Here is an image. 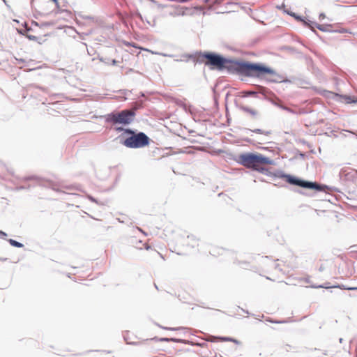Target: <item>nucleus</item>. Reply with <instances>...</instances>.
Returning a JSON list of instances; mask_svg holds the SVG:
<instances>
[{
	"instance_id": "nucleus-1",
	"label": "nucleus",
	"mask_w": 357,
	"mask_h": 357,
	"mask_svg": "<svg viewBox=\"0 0 357 357\" xmlns=\"http://www.w3.org/2000/svg\"><path fill=\"white\" fill-rule=\"evenodd\" d=\"M202 57L205 65L218 69L232 68L245 76L258 78L269 76L268 79L273 82L277 81V78L279 77L274 70L262 64L229 61L212 53H205Z\"/></svg>"
},
{
	"instance_id": "nucleus-2",
	"label": "nucleus",
	"mask_w": 357,
	"mask_h": 357,
	"mask_svg": "<svg viewBox=\"0 0 357 357\" xmlns=\"http://www.w3.org/2000/svg\"><path fill=\"white\" fill-rule=\"evenodd\" d=\"M238 162L243 166L262 174H267V165H273V160L268 157L257 153H244L238 157Z\"/></svg>"
},
{
	"instance_id": "nucleus-3",
	"label": "nucleus",
	"mask_w": 357,
	"mask_h": 357,
	"mask_svg": "<svg viewBox=\"0 0 357 357\" xmlns=\"http://www.w3.org/2000/svg\"><path fill=\"white\" fill-rule=\"evenodd\" d=\"M135 113L130 109L122 110L119 112H112L106 116V121L112 125L121 124L126 126L134 119Z\"/></svg>"
},
{
	"instance_id": "nucleus-4",
	"label": "nucleus",
	"mask_w": 357,
	"mask_h": 357,
	"mask_svg": "<svg viewBox=\"0 0 357 357\" xmlns=\"http://www.w3.org/2000/svg\"><path fill=\"white\" fill-rule=\"evenodd\" d=\"M125 132L132 135V136L126 138L123 143L126 147L137 149L149 145L150 139L144 132L135 134L134 132L130 129L126 130Z\"/></svg>"
},
{
	"instance_id": "nucleus-5",
	"label": "nucleus",
	"mask_w": 357,
	"mask_h": 357,
	"mask_svg": "<svg viewBox=\"0 0 357 357\" xmlns=\"http://www.w3.org/2000/svg\"><path fill=\"white\" fill-rule=\"evenodd\" d=\"M24 34L30 40H36L42 43L45 40V37L47 35L45 29L40 26L36 22H32L31 26H26Z\"/></svg>"
},
{
	"instance_id": "nucleus-6",
	"label": "nucleus",
	"mask_w": 357,
	"mask_h": 357,
	"mask_svg": "<svg viewBox=\"0 0 357 357\" xmlns=\"http://www.w3.org/2000/svg\"><path fill=\"white\" fill-rule=\"evenodd\" d=\"M282 178L290 184L298 185L304 188L314 189L317 191H322L324 190L323 186L315 182L303 181L289 174L283 175Z\"/></svg>"
},
{
	"instance_id": "nucleus-7",
	"label": "nucleus",
	"mask_w": 357,
	"mask_h": 357,
	"mask_svg": "<svg viewBox=\"0 0 357 357\" xmlns=\"http://www.w3.org/2000/svg\"><path fill=\"white\" fill-rule=\"evenodd\" d=\"M332 97L337 98V100L345 104L357 103V98L347 95H340L338 93L329 92Z\"/></svg>"
},
{
	"instance_id": "nucleus-8",
	"label": "nucleus",
	"mask_w": 357,
	"mask_h": 357,
	"mask_svg": "<svg viewBox=\"0 0 357 357\" xmlns=\"http://www.w3.org/2000/svg\"><path fill=\"white\" fill-rule=\"evenodd\" d=\"M240 108H241V110H243V112L250 114L253 117H256L258 115L257 110H256L255 109L250 108V107H245V106H241Z\"/></svg>"
},
{
	"instance_id": "nucleus-9",
	"label": "nucleus",
	"mask_w": 357,
	"mask_h": 357,
	"mask_svg": "<svg viewBox=\"0 0 357 357\" xmlns=\"http://www.w3.org/2000/svg\"><path fill=\"white\" fill-rule=\"evenodd\" d=\"M158 8H165L167 10V12L169 14H172V10L173 9V6H164V5H161V4H159L158 5Z\"/></svg>"
},
{
	"instance_id": "nucleus-10",
	"label": "nucleus",
	"mask_w": 357,
	"mask_h": 357,
	"mask_svg": "<svg viewBox=\"0 0 357 357\" xmlns=\"http://www.w3.org/2000/svg\"><path fill=\"white\" fill-rule=\"evenodd\" d=\"M9 243L13 245V246H15V247H17V248H22L23 247V245L20 243V242H17L13 239H10L9 240Z\"/></svg>"
},
{
	"instance_id": "nucleus-11",
	"label": "nucleus",
	"mask_w": 357,
	"mask_h": 357,
	"mask_svg": "<svg viewBox=\"0 0 357 357\" xmlns=\"http://www.w3.org/2000/svg\"><path fill=\"white\" fill-rule=\"evenodd\" d=\"M241 93H242L243 97H247V96H254V95L257 94L256 92L251 91H242Z\"/></svg>"
},
{
	"instance_id": "nucleus-12",
	"label": "nucleus",
	"mask_w": 357,
	"mask_h": 357,
	"mask_svg": "<svg viewBox=\"0 0 357 357\" xmlns=\"http://www.w3.org/2000/svg\"><path fill=\"white\" fill-rule=\"evenodd\" d=\"M335 287H338L341 289H348V290H356L357 289V287H345L344 285H338V286H335Z\"/></svg>"
},
{
	"instance_id": "nucleus-13",
	"label": "nucleus",
	"mask_w": 357,
	"mask_h": 357,
	"mask_svg": "<svg viewBox=\"0 0 357 357\" xmlns=\"http://www.w3.org/2000/svg\"><path fill=\"white\" fill-rule=\"evenodd\" d=\"M284 11H285L287 14H289V15L293 16V17H295V18H296V19H298V17H296V14H295L294 13L289 12V11H288V10H284Z\"/></svg>"
},
{
	"instance_id": "nucleus-14",
	"label": "nucleus",
	"mask_w": 357,
	"mask_h": 357,
	"mask_svg": "<svg viewBox=\"0 0 357 357\" xmlns=\"http://www.w3.org/2000/svg\"><path fill=\"white\" fill-rule=\"evenodd\" d=\"M165 329H166V330H169V331H176V330H178V329H179V328H167H167H165Z\"/></svg>"
},
{
	"instance_id": "nucleus-15",
	"label": "nucleus",
	"mask_w": 357,
	"mask_h": 357,
	"mask_svg": "<svg viewBox=\"0 0 357 357\" xmlns=\"http://www.w3.org/2000/svg\"><path fill=\"white\" fill-rule=\"evenodd\" d=\"M316 287L317 288H328V287L326 286V285H319V286H317Z\"/></svg>"
},
{
	"instance_id": "nucleus-16",
	"label": "nucleus",
	"mask_w": 357,
	"mask_h": 357,
	"mask_svg": "<svg viewBox=\"0 0 357 357\" xmlns=\"http://www.w3.org/2000/svg\"><path fill=\"white\" fill-rule=\"evenodd\" d=\"M340 32H341V33H352L351 32L348 31H347L346 29H342Z\"/></svg>"
},
{
	"instance_id": "nucleus-17",
	"label": "nucleus",
	"mask_w": 357,
	"mask_h": 357,
	"mask_svg": "<svg viewBox=\"0 0 357 357\" xmlns=\"http://www.w3.org/2000/svg\"><path fill=\"white\" fill-rule=\"evenodd\" d=\"M56 5H59L58 0H52Z\"/></svg>"
},
{
	"instance_id": "nucleus-18",
	"label": "nucleus",
	"mask_w": 357,
	"mask_h": 357,
	"mask_svg": "<svg viewBox=\"0 0 357 357\" xmlns=\"http://www.w3.org/2000/svg\"><path fill=\"white\" fill-rule=\"evenodd\" d=\"M116 130L118 131H121V130H123V128H116Z\"/></svg>"
},
{
	"instance_id": "nucleus-19",
	"label": "nucleus",
	"mask_w": 357,
	"mask_h": 357,
	"mask_svg": "<svg viewBox=\"0 0 357 357\" xmlns=\"http://www.w3.org/2000/svg\"><path fill=\"white\" fill-rule=\"evenodd\" d=\"M222 340H225V341H227V340H229L230 339L229 338H221Z\"/></svg>"
},
{
	"instance_id": "nucleus-20",
	"label": "nucleus",
	"mask_w": 357,
	"mask_h": 357,
	"mask_svg": "<svg viewBox=\"0 0 357 357\" xmlns=\"http://www.w3.org/2000/svg\"><path fill=\"white\" fill-rule=\"evenodd\" d=\"M238 264L241 265V264H245V262H241V261H240Z\"/></svg>"
},
{
	"instance_id": "nucleus-21",
	"label": "nucleus",
	"mask_w": 357,
	"mask_h": 357,
	"mask_svg": "<svg viewBox=\"0 0 357 357\" xmlns=\"http://www.w3.org/2000/svg\"><path fill=\"white\" fill-rule=\"evenodd\" d=\"M126 45H130L129 43H126Z\"/></svg>"
}]
</instances>
